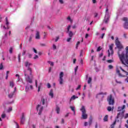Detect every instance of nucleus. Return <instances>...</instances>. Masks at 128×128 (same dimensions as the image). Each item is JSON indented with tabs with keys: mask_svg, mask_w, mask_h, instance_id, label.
<instances>
[{
	"mask_svg": "<svg viewBox=\"0 0 128 128\" xmlns=\"http://www.w3.org/2000/svg\"><path fill=\"white\" fill-rule=\"evenodd\" d=\"M115 44L116 48L118 49V55L120 62L124 66L128 65V46H126V51L122 50L124 47L122 44H120V42L118 37L116 38Z\"/></svg>",
	"mask_w": 128,
	"mask_h": 128,
	"instance_id": "f257e3e1",
	"label": "nucleus"
},
{
	"mask_svg": "<svg viewBox=\"0 0 128 128\" xmlns=\"http://www.w3.org/2000/svg\"><path fill=\"white\" fill-rule=\"evenodd\" d=\"M24 64L27 68L26 70H24L25 80L26 82H29L30 84L32 82V78L30 76H32V69L30 68V66H32V64L28 62H26Z\"/></svg>",
	"mask_w": 128,
	"mask_h": 128,
	"instance_id": "f03ea898",
	"label": "nucleus"
},
{
	"mask_svg": "<svg viewBox=\"0 0 128 128\" xmlns=\"http://www.w3.org/2000/svg\"><path fill=\"white\" fill-rule=\"evenodd\" d=\"M80 110H81L82 112V118L83 120H86V118H88V114L86 113V108H84V106H82L80 109Z\"/></svg>",
	"mask_w": 128,
	"mask_h": 128,
	"instance_id": "7ed1b4c3",
	"label": "nucleus"
},
{
	"mask_svg": "<svg viewBox=\"0 0 128 128\" xmlns=\"http://www.w3.org/2000/svg\"><path fill=\"white\" fill-rule=\"evenodd\" d=\"M110 20V14H108V9L106 8V14L104 20V22L105 24H108V21Z\"/></svg>",
	"mask_w": 128,
	"mask_h": 128,
	"instance_id": "20e7f679",
	"label": "nucleus"
},
{
	"mask_svg": "<svg viewBox=\"0 0 128 128\" xmlns=\"http://www.w3.org/2000/svg\"><path fill=\"white\" fill-rule=\"evenodd\" d=\"M30 84V83L27 82V84L25 87V90L26 92H28L30 90H34V86Z\"/></svg>",
	"mask_w": 128,
	"mask_h": 128,
	"instance_id": "39448f33",
	"label": "nucleus"
},
{
	"mask_svg": "<svg viewBox=\"0 0 128 128\" xmlns=\"http://www.w3.org/2000/svg\"><path fill=\"white\" fill-rule=\"evenodd\" d=\"M114 44H111L109 46V50H108V56L110 57V56H113L114 54Z\"/></svg>",
	"mask_w": 128,
	"mask_h": 128,
	"instance_id": "423d86ee",
	"label": "nucleus"
},
{
	"mask_svg": "<svg viewBox=\"0 0 128 128\" xmlns=\"http://www.w3.org/2000/svg\"><path fill=\"white\" fill-rule=\"evenodd\" d=\"M122 20L124 22L123 24V28H125V30H128V18L126 17H124L122 18Z\"/></svg>",
	"mask_w": 128,
	"mask_h": 128,
	"instance_id": "0eeeda50",
	"label": "nucleus"
},
{
	"mask_svg": "<svg viewBox=\"0 0 128 128\" xmlns=\"http://www.w3.org/2000/svg\"><path fill=\"white\" fill-rule=\"evenodd\" d=\"M107 100L110 105H112L114 104V98H112V95L108 96Z\"/></svg>",
	"mask_w": 128,
	"mask_h": 128,
	"instance_id": "6e6552de",
	"label": "nucleus"
},
{
	"mask_svg": "<svg viewBox=\"0 0 128 128\" xmlns=\"http://www.w3.org/2000/svg\"><path fill=\"white\" fill-rule=\"evenodd\" d=\"M64 76V74L63 72H61L59 74L58 82L60 84H64V78H63Z\"/></svg>",
	"mask_w": 128,
	"mask_h": 128,
	"instance_id": "1a4fd4ad",
	"label": "nucleus"
},
{
	"mask_svg": "<svg viewBox=\"0 0 128 128\" xmlns=\"http://www.w3.org/2000/svg\"><path fill=\"white\" fill-rule=\"evenodd\" d=\"M10 24V22H8V17L6 18V26L1 25V27L4 30H9L10 26L8 25Z\"/></svg>",
	"mask_w": 128,
	"mask_h": 128,
	"instance_id": "9d476101",
	"label": "nucleus"
},
{
	"mask_svg": "<svg viewBox=\"0 0 128 128\" xmlns=\"http://www.w3.org/2000/svg\"><path fill=\"white\" fill-rule=\"evenodd\" d=\"M42 110H44V106H42L41 105H38L36 107V110L38 112V114H39V116L42 114Z\"/></svg>",
	"mask_w": 128,
	"mask_h": 128,
	"instance_id": "9b49d317",
	"label": "nucleus"
},
{
	"mask_svg": "<svg viewBox=\"0 0 128 128\" xmlns=\"http://www.w3.org/2000/svg\"><path fill=\"white\" fill-rule=\"evenodd\" d=\"M70 25H69L67 28V34H68L70 38H72V36H74V34L72 32L70 31Z\"/></svg>",
	"mask_w": 128,
	"mask_h": 128,
	"instance_id": "f8f14e48",
	"label": "nucleus"
},
{
	"mask_svg": "<svg viewBox=\"0 0 128 128\" xmlns=\"http://www.w3.org/2000/svg\"><path fill=\"white\" fill-rule=\"evenodd\" d=\"M16 88L14 87V91L11 92L8 94V96L9 98H12V96H14V92H16Z\"/></svg>",
	"mask_w": 128,
	"mask_h": 128,
	"instance_id": "ddd939ff",
	"label": "nucleus"
},
{
	"mask_svg": "<svg viewBox=\"0 0 128 128\" xmlns=\"http://www.w3.org/2000/svg\"><path fill=\"white\" fill-rule=\"evenodd\" d=\"M35 38L36 40H40V32L36 31Z\"/></svg>",
	"mask_w": 128,
	"mask_h": 128,
	"instance_id": "4468645a",
	"label": "nucleus"
},
{
	"mask_svg": "<svg viewBox=\"0 0 128 128\" xmlns=\"http://www.w3.org/2000/svg\"><path fill=\"white\" fill-rule=\"evenodd\" d=\"M24 114H22V118H20V124H24Z\"/></svg>",
	"mask_w": 128,
	"mask_h": 128,
	"instance_id": "2eb2a0df",
	"label": "nucleus"
},
{
	"mask_svg": "<svg viewBox=\"0 0 128 128\" xmlns=\"http://www.w3.org/2000/svg\"><path fill=\"white\" fill-rule=\"evenodd\" d=\"M124 110L122 111V112H120L117 115V118H118L120 116H124Z\"/></svg>",
	"mask_w": 128,
	"mask_h": 128,
	"instance_id": "dca6fc26",
	"label": "nucleus"
},
{
	"mask_svg": "<svg viewBox=\"0 0 128 128\" xmlns=\"http://www.w3.org/2000/svg\"><path fill=\"white\" fill-rule=\"evenodd\" d=\"M116 72L117 74H118L119 76L121 77V78H124V76L120 72V70H118V69L116 68Z\"/></svg>",
	"mask_w": 128,
	"mask_h": 128,
	"instance_id": "f3484780",
	"label": "nucleus"
},
{
	"mask_svg": "<svg viewBox=\"0 0 128 128\" xmlns=\"http://www.w3.org/2000/svg\"><path fill=\"white\" fill-rule=\"evenodd\" d=\"M70 108L71 109V110L73 112L74 116H76V107L70 106Z\"/></svg>",
	"mask_w": 128,
	"mask_h": 128,
	"instance_id": "a211bd4d",
	"label": "nucleus"
},
{
	"mask_svg": "<svg viewBox=\"0 0 128 128\" xmlns=\"http://www.w3.org/2000/svg\"><path fill=\"white\" fill-rule=\"evenodd\" d=\"M126 108V106L124 105L122 107L118 106V112H120V110H124Z\"/></svg>",
	"mask_w": 128,
	"mask_h": 128,
	"instance_id": "6ab92c4d",
	"label": "nucleus"
},
{
	"mask_svg": "<svg viewBox=\"0 0 128 128\" xmlns=\"http://www.w3.org/2000/svg\"><path fill=\"white\" fill-rule=\"evenodd\" d=\"M47 100L46 99H42V102H41V104H46V102H47Z\"/></svg>",
	"mask_w": 128,
	"mask_h": 128,
	"instance_id": "aec40b11",
	"label": "nucleus"
},
{
	"mask_svg": "<svg viewBox=\"0 0 128 128\" xmlns=\"http://www.w3.org/2000/svg\"><path fill=\"white\" fill-rule=\"evenodd\" d=\"M78 97L74 95L72 96L71 97L70 99V102H72V100H74L76 98H78Z\"/></svg>",
	"mask_w": 128,
	"mask_h": 128,
	"instance_id": "412c9836",
	"label": "nucleus"
},
{
	"mask_svg": "<svg viewBox=\"0 0 128 128\" xmlns=\"http://www.w3.org/2000/svg\"><path fill=\"white\" fill-rule=\"evenodd\" d=\"M50 96H51V98H54V92H52V90H50V92L49 93Z\"/></svg>",
	"mask_w": 128,
	"mask_h": 128,
	"instance_id": "4be33fe9",
	"label": "nucleus"
},
{
	"mask_svg": "<svg viewBox=\"0 0 128 128\" xmlns=\"http://www.w3.org/2000/svg\"><path fill=\"white\" fill-rule=\"evenodd\" d=\"M107 110H108V112H112V110H114V107H111L110 106H108L107 108Z\"/></svg>",
	"mask_w": 128,
	"mask_h": 128,
	"instance_id": "5701e85b",
	"label": "nucleus"
},
{
	"mask_svg": "<svg viewBox=\"0 0 128 128\" xmlns=\"http://www.w3.org/2000/svg\"><path fill=\"white\" fill-rule=\"evenodd\" d=\"M10 86L11 88H13L14 86V82L10 81Z\"/></svg>",
	"mask_w": 128,
	"mask_h": 128,
	"instance_id": "b1692460",
	"label": "nucleus"
},
{
	"mask_svg": "<svg viewBox=\"0 0 128 128\" xmlns=\"http://www.w3.org/2000/svg\"><path fill=\"white\" fill-rule=\"evenodd\" d=\"M120 70H122V72H126V76H128V72H126V70H124V69H122V67H120Z\"/></svg>",
	"mask_w": 128,
	"mask_h": 128,
	"instance_id": "393cba45",
	"label": "nucleus"
},
{
	"mask_svg": "<svg viewBox=\"0 0 128 128\" xmlns=\"http://www.w3.org/2000/svg\"><path fill=\"white\" fill-rule=\"evenodd\" d=\"M100 94H106V92H105L104 94L103 92L98 93V94H97L96 98H98V96H100Z\"/></svg>",
	"mask_w": 128,
	"mask_h": 128,
	"instance_id": "a878e982",
	"label": "nucleus"
},
{
	"mask_svg": "<svg viewBox=\"0 0 128 128\" xmlns=\"http://www.w3.org/2000/svg\"><path fill=\"white\" fill-rule=\"evenodd\" d=\"M116 121H114V123L112 124H111L110 128H114V124H116Z\"/></svg>",
	"mask_w": 128,
	"mask_h": 128,
	"instance_id": "bb28decb",
	"label": "nucleus"
},
{
	"mask_svg": "<svg viewBox=\"0 0 128 128\" xmlns=\"http://www.w3.org/2000/svg\"><path fill=\"white\" fill-rule=\"evenodd\" d=\"M90 82H92V77H89L88 80V84H90Z\"/></svg>",
	"mask_w": 128,
	"mask_h": 128,
	"instance_id": "cd10ccee",
	"label": "nucleus"
},
{
	"mask_svg": "<svg viewBox=\"0 0 128 128\" xmlns=\"http://www.w3.org/2000/svg\"><path fill=\"white\" fill-rule=\"evenodd\" d=\"M80 41L78 42L76 44V48L78 50V46H80Z\"/></svg>",
	"mask_w": 128,
	"mask_h": 128,
	"instance_id": "c85d7f7f",
	"label": "nucleus"
},
{
	"mask_svg": "<svg viewBox=\"0 0 128 128\" xmlns=\"http://www.w3.org/2000/svg\"><path fill=\"white\" fill-rule=\"evenodd\" d=\"M60 109L58 107L56 108V112L57 114H60Z\"/></svg>",
	"mask_w": 128,
	"mask_h": 128,
	"instance_id": "c756f323",
	"label": "nucleus"
},
{
	"mask_svg": "<svg viewBox=\"0 0 128 128\" xmlns=\"http://www.w3.org/2000/svg\"><path fill=\"white\" fill-rule=\"evenodd\" d=\"M104 122H108V115H106L104 118Z\"/></svg>",
	"mask_w": 128,
	"mask_h": 128,
	"instance_id": "7c9ffc66",
	"label": "nucleus"
},
{
	"mask_svg": "<svg viewBox=\"0 0 128 128\" xmlns=\"http://www.w3.org/2000/svg\"><path fill=\"white\" fill-rule=\"evenodd\" d=\"M14 50V48H10L9 50V52L10 54H12V51Z\"/></svg>",
	"mask_w": 128,
	"mask_h": 128,
	"instance_id": "2f4dec72",
	"label": "nucleus"
},
{
	"mask_svg": "<svg viewBox=\"0 0 128 128\" xmlns=\"http://www.w3.org/2000/svg\"><path fill=\"white\" fill-rule=\"evenodd\" d=\"M107 62H108V64H112V62H114V60H108Z\"/></svg>",
	"mask_w": 128,
	"mask_h": 128,
	"instance_id": "473e14b6",
	"label": "nucleus"
},
{
	"mask_svg": "<svg viewBox=\"0 0 128 128\" xmlns=\"http://www.w3.org/2000/svg\"><path fill=\"white\" fill-rule=\"evenodd\" d=\"M48 64H50V66H54V62L50 61H48Z\"/></svg>",
	"mask_w": 128,
	"mask_h": 128,
	"instance_id": "72a5a7b5",
	"label": "nucleus"
},
{
	"mask_svg": "<svg viewBox=\"0 0 128 128\" xmlns=\"http://www.w3.org/2000/svg\"><path fill=\"white\" fill-rule=\"evenodd\" d=\"M70 40H72V37H70V38H67V40H66V42H70Z\"/></svg>",
	"mask_w": 128,
	"mask_h": 128,
	"instance_id": "f704fd0d",
	"label": "nucleus"
},
{
	"mask_svg": "<svg viewBox=\"0 0 128 128\" xmlns=\"http://www.w3.org/2000/svg\"><path fill=\"white\" fill-rule=\"evenodd\" d=\"M94 18H97L98 16V14L97 12H95L94 14Z\"/></svg>",
	"mask_w": 128,
	"mask_h": 128,
	"instance_id": "c9c22d12",
	"label": "nucleus"
},
{
	"mask_svg": "<svg viewBox=\"0 0 128 128\" xmlns=\"http://www.w3.org/2000/svg\"><path fill=\"white\" fill-rule=\"evenodd\" d=\"M51 86H50V83H48V84H47V88H50Z\"/></svg>",
	"mask_w": 128,
	"mask_h": 128,
	"instance_id": "e433bc0d",
	"label": "nucleus"
},
{
	"mask_svg": "<svg viewBox=\"0 0 128 128\" xmlns=\"http://www.w3.org/2000/svg\"><path fill=\"white\" fill-rule=\"evenodd\" d=\"M15 122V124H16V128H20V126L18 125V122Z\"/></svg>",
	"mask_w": 128,
	"mask_h": 128,
	"instance_id": "4c0bfd02",
	"label": "nucleus"
},
{
	"mask_svg": "<svg viewBox=\"0 0 128 128\" xmlns=\"http://www.w3.org/2000/svg\"><path fill=\"white\" fill-rule=\"evenodd\" d=\"M108 68H110V70H112L114 68V66L112 65H109Z\"/></svg>",
	"mask_w": 128,
	"mask_h": 128,
	"instance_id": "58836bf2",
	"label": "nucleus"
},
{
	"mask_svg": "<svg viewBox=\"0 0 128 128\" xmlns=\"http://www.w3.org/2000/svg\"><path fill=\"white\" fill-rule=\"evenodd\" d=\"M2 118H6V114H2Z\"/></svg>",
	"mask_w": 128,
	"mask_h": 128,
	"instance_id": "ea45409f",
	"label": "nucleus"
},
{
	"mask_svg": "<svg viewBox=\"0 0 128 128\" xmlns=\"http://www.w3.org/2000/svg\"><path fill=\"white\" fill-rule=\"evenodd\" d=\"M12 107H10V108H8V112H12Z\"/></svg>",
	"mask_w": 128,
	"mask_h": 128,
	"instance_id": "a19ab883",
	"label": "nucleus"
},
{
	"mask_svg": "<svg viewBox=\"0 0 128 128\" xmlns=\"http://www.w3.org/2000/svg\"><path fill=\"white\" fill-rule=\"evenodd\" d=\"M35 86H36V88H38V80H35Z\"/></svg>",
	"mask_w": 128,
	"mask_h": 128,
	"instance_id": "79ce46f5",
	"label": "nucleus"
},
{
	"mask_svg": "<svg viewBox=\"0 0 128 128\" xmlns=\"http://www.w3.org/2000/svg\"><path fill=\"white\" fill-rule=\"evenodd\" d=\"M52 48H53L54 50H56V45L54 44H53Z\"/></svg>",
	"mask_w": 128,
	"mask_h": 128,
	"instance_id": "37998d69",
	"label": "nucleus"
},
{
	"mask_svg": "<svg viewBox=\"0 0 128 128\" xmlns=\"http://www.w3.org/2000/svg\"><path fill=\"white\" fill-rule=\"evenodd\" d=\"M40 88H41L40 85L38 86V92H40Z\"/></svg>",
	"mask_w": 128,
	"mask_h": 128,
	"instance_id": "c03bdc74",
	"label": "nucleus"
},
{
	"mask_svg": "<svg viewBox=\"0 0 128 128\" xmlns=\"http://www.w3.org/2000/svg\"><path fill=\"white\" fill-rule=\"evenodd\" d=\"M44 38H46V36H48V34L46 33V32H44Z\"/></svg>",
	"mask_w": 128,
	"mask_h": 128,
	"instance_id": "a18cd8bd",
	"label": "nucleus"
},
{
	"mask_svg": "<svg viewBox=\"0 0 128 128\" xmlns=\"http://www.w3.org/2000/svg\"><path fill=\"white\" fill-rule=\"evenodd\" d=\"M78 66H76L74 68L75 72H76V71L78 70Z\"/></svg>",
	"mask_w": 128,
	"mask_h": 128,
	"instance_id": "49530a36",
	"label": "nucleus"
},
{
	"mask_svg": "<svg viewBox=\"0 0 128 128\" xmlns=\"http://www.w3.org/2000/svg\"><path fill=\"white\" fill-rule=\"evenodd\" d=\"M20 56H22V54H19L18 56V58L19 62L20 60Z\"/></svg>",
	"mask_w": 128,
	"mask_h": 128,
	"instance_id": "de8ad7c7",
	"label": "nucleus"
},
{
	"mask_svg": "<svg viewBox=\"0 0 128 128\" xmlns=\"http://www.w3.org/2000/svg\"><path fill=\"white\" fill-rule=\"evenodd\" d=\"M128 118V114H126L124 116V118Z\"/></svg>",
	"mask_w": 128,
	"mask_h": 128,
	"instance_id": "09e8293b",
	"label": "nucleus"
},
{
	"mask_svg": "<svg viewBox=\"0 0 128 128\" xmlns=\"http://www.w3.org/2000/svg\"><path fill=\"white\" fill-rule=\"evenodd\" d=\"M4 68V66H2V64H0V70H2Z\"/></svg>",
	"mask_w": 128,
	"mask_h": 128,
	"instance_id": "8fccbe9b",
	"label": "nucleus"
},
{
	"mask_svg": "<svg viewBox=\"0 0 128 128\" xmlns=\"http://www.w3.org/2000/svg\"><path fill=\"white\" fill-rule=\"evenodd\" d=\"M26 50H24L22 53V56H24L26 54Z\"/></svg>",
	"mask_w": 128,
	"mask_h": 128,
	"instance_id": "3c124183",
	"label": "nucleus"
},
{
	"mask_svg": "<svg viewBox=\"0 0 128 128\" xmlns=\"http://www.w3.org/2000/svg\"><path fill=\"white\" fill-rule=\"evenodd\" d=\"M33 50L35 54H38V52L36 51V48H33Z\"/></svg>",
	"mask_w": 128,
	"mask_h": 128,
	"instance_id": "603ef678",
	"label": "nucleus"
},
{
	"mask_svg": "<svg viewBox=\"0 0 128 128\" xmlns=\"http://www.w3.org/2000/svg\"><path fill=\"white\" fill-rule=\"evenodd\" d=\"M126 36H127L126 34L124 33V38H127L128 37Z\"/></svg>",
	"mask_w": 128,
	"mask_h": 128,
	"instance_id": "864d4df0",
	"label": "nucleus"
},
{
	"mask_svg": "<svg viewBox=\"0 0 128 128\" xmlns=\"http://www.w3.org/2000/svg\"><path fill=\"white\" fill-rule=\"evenodd\" d=\"M67 20H69V22H72V19H70V17L68 16V18H67Z\"/></svg>",
	"mask_w": 128,
	"mask_h": 128,
	"instance_id": "5fc2aeb1",
	"label": "nucleus"
},
{
	"mask_svg": "<svg viewBox=\"0 0 128 128\" xmlns=\"http://www.w3.org/2000/svg\"><path fill=\"white\" fill-rule=\"evenodd\" d=\"M34 58V60H36V58H38V55H36Z\"/></svg>",
	"mask_w": 128,
	"mask_h": 128,
	"instance_id": "6e6d98bb",
	"label": "nucleus"
},
{
	"mask_svg": "<svg viewBox=\"0 0 128 128\" xmlns=\"http://www.w3.org/2000/svg\"><path fill=\"white\" fill-rule=\"evenodd\" d=\"M70 114V112L67 113V114L65 115V118H68V114Z\"/></svg>",
	"mask_w": 128,
	"mask_h": 128,
	"instance_id": "4d7b16f0",
	"label": "nucleus"
},
{
	"mask_svg": "<svg viewBox=\"0 0 128 128\" xmlns=\"http://www.w3.org/2000/svg\"><path fill=\"white\" fill-rule=\"evenodd\" d=\"M80 85H78V88H76V90H80Z\"/></svg>",
	"mask_w": 128,
	"mask_h": 128,
	"instance_id": "13d9d810",
	"label": "nucleus"
},
{
	"mask_svg": "<svg viewBox=\"0 0 128 128\" xmlns=\"http://www.w3.org/2000/svg\"><path fill=\"white\" fill-rule=\"evenodd\" d=\"M116 84H122V82H120V81H118V80H116Z\"/></svg>",
	"mask_w": 128,
	"mask_h": 128,
	"instance_id": "bf43d9fd",
	"label": "nucleus"
},
{
	"mask_svg": "<svg viewBox=\"0 0 128 128\" xmlns=\"http://www.w3.org/2000/svg\"><path fill=\"white\" fill-rule=\"evenodd\" d=\"M60 4H64V0H59Z\"/></svg>",
	"mask_w": 128,
	"mask_h": 128,
	"instance_id": "052dcab7",
	"label": "nucleus"
},
{
	"mask_svg": "<svg viewBox=\"0 0 128 128\" xmlns=\"http://www.w3.org/2000/svg\"><path fill=\"white\" fill-rule=\"evenodd\" d=\"M58 38H60L58 36L56 37V38L55 39V42H57L58 40Z\"/></svg>",
	"mask_w": 128,
	"mask_h": 128,
	"instance_id": "680f3d73",
	"label": "nucleus"
},
{
	"mask_svg": "<svg viewBox=\"0 0 128 128\" xmlns=\"http://www.w3.org/2000/svg\"><path fill=\"white\" fill-rule=\"evenodd\" d=\"M100 46H99V47L97 48V52H100Z\"/></svg>",
	"mask_w": 128,
	"mask_h": 128,
	"instance_id": "e2e57ef3",
	"label": "nucleus"
},
{
	"mask_svg": "<svg viewBox=\"0 0 128 128\" xmlns=\"http://www.w3.org/2000/svg\"><path fill=\"white\" fill-rule=\"evenodd\" d=\"M104 33L102 34L101 36V38H104Z\"/></svg>",
	"mask_w": 128,
	"mask_h": 128,
	"instance_id": "0e129e2a",
	"label": "nucleus"
},
{
	"mask_svg": "<svg viewBox=\"0 0 128 128\" xmlns=\"http://www.w3.org/2000/svg\"><path fill=\"white\" fill-rule=\"evenodd\" d=\"M76 59H74L73 64H76Z\"/></svg>",
	"mask_w": 128,
	"mask_h": 128,
	"instance_id": "69168bd1",
	"label": "nucleus"
},
{
	"mask_svg": "<svg viewBox=\"0 0 128 128\" xmlns=\"http://www.w3.org/2000/svg\"><path fill=\"white\" fill-rule=\"evenodd\" d=\"M84 126H88V122H85L84 124Z\"/></svg>",
	"mask_w": 128,
	"mask_h": 128,
	"instance_id": "338daca9",
	"label": "nucleus"
},
{
	"mask_svg": "<svg viewBox=\"0 0 128 128\" xmlns=\"http://www.w3.org/2000/svg\"><path fill=\"white\" fill-rule=\"evenodd\" d=\"M125 82H126L128 83V76H127V78L125 79Z\"/></svg>",
	"mask_w": 128,
	"mask_h": 128,
	"instance_id": "774afa93",
	"label": "nucleus"
}]
</instances>
